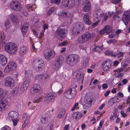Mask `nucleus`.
Instances as JSON below:
<instances>
[{"label": "nucleus", "mask_w": 130, "mask_h": 130, "mask_svg": "<svg viewBox=\"0 0 130 130\" xmlns=\"http://www.w3.org/2000/svg\"><path fill=\"white\" fill-rule=\"evenodd\" d=\"M4 48L7 52L12 55L15 54L18 49L17 45L12 42H9L6 43Z\"/></svg>", "instance_id": "1"}, {"label": "nucleus", "mask_w": 130, "mask_h": 130, "mask_svg": "<svg viewBox=\"0 0 130 130\" xmlns=\"http://www.w3.org/2000/svg\"><path fill=\"white\" fill-rule=\"evenodd\" d=\"M67 33L68 31L66 26H60L56 32V37L58 38L63 39L66 36Z\"/></svg>", "instance_id": "2"}, {"label": "nucleus", "mask_w": 130, "mask_h": 130, "mask_svg": "<svg viewBox=\"0 0 130 130\" xmlns=\"http://www.w3.org/2000/svg\"><path fill=\"white\" fill-rule=\"evenodd\" d=\"M73 26L72 32L74 35H77L80 31L83 32L84 30V24L82 22H77L74 24Z\"/></svg>", "instance_id": "3"}, {"label": "nucleus", "mask_w": 130, "mask_h": 130, "mask_svg": "<svg viewBox=\"0 0 130 130\" xmlns=\"http://www.w3.org/2000/svg\"><path fill=\"white\" fill-rule=\"evenodd\" d=\"M94 36V34L93 33H90L88 32H86L78 37L77 40L79 43H83L89 40L91 38L93 37Z\"/></svg>", "instance_id": "4"}, {"label": "nucleus", "mask_w": 130, "mask_h": 130, "mask_svg": "<svg viewBox=\"0 0 130 130\" xmlns=\"http://www.w3.org/2000/svg\"><path fill=\"white\" fill-rule=\"evenodd\" d=\"M79 57L77 55H70L67 57L66 61L68 64H76L79 61Z\"/></svg>", "instance_id": "5"}, {"label": "nucleus", "mask_w": 130, "mask_h": 130, "mask_svg": "<svg viewBox=\"0 0 130 130\" xmlns=\"http://www.w3.org/2000/svg\"><path fill=\"white\" fill-rule=\"evenodd\" d=\"M8 6L11 9L15 11H19L21 9V5L17 0H12V1L9 4Z\"/></svg>", "instance_id": "6"}, {"label": "nucleus", "mask_w": 130, "mask_h": 130, "mask_svg": "<svg viewBox=\"0 0 130 130\" xmlns=\"http://www.w3.org/2000/svg\"><path fill=\"white\" fill-rule=\"evenodd\" d=\"M76 93V89L75 88H69L64 93L65 96L69 99L73 98Z\"/></svg>", "instance_id": "7"}, {"label": "nucleus", "mask_w": 130, "mask_h": 130, "mask_svg": "<svg viewBox=\"0 0 130 130\" xmlns=\"http://www.w3.org/2000/svg\"><path fill=\"white\" fill-rule=\"evenodd\" d=\"M75 5V1L74 0H63L62 5L64 7L67 8H71Z\"/></svg>", "instance_id": "8"}, {"label": "nucleus", "mask_w": 130, "mask_h": 130, "mask_svg": "<svg viewBox=\"0 0 130 130\" xmlns=\"http://www.w3.org/2000/svg\"><path fill=\"white\" fill-rule=\"evenodd\" d=\"M55 56V52L52 49L47 50L44 53V57L47 60L51 59Z\"/></svg>", "instance_id": "9"}, {"label": "nucleus", "mask_w": 130, "mask_h": 130, "mask_svg": "<svg viewBox=\"0 0 130 130\" xmlns=\"http://www.w3.org/2000/svg\"><path fill=\"white\" fill-rule=\"evenodd\" d=\"M130 19V11H127L124 12L122 17V20L126 25Z\"/></svg>", "instance_id": "10"}, {"label": "nucleus", "mask_w": 130, "mask_h": 130, "mask_svg": "<svg viewBox=\"0 0 130 130\" xmlns=\"http://www.w3.org/2000/svg\"><path fill=\"white\" fill-rule=\"evenodd\" d=\"M56 96V94L53 92L47 93L44 99L47 102H53Z\"/></svg>", "instance_id": "11"}, {"label": "nucleus", "mask_w": 130, "mask_h": 130, "mask_svg": "<svg viewBox=\"0 0 130 130\" xmlns=\"http://www.w3.org/2000/svg\"><path fill=\"white\" fill-rule=\"evenodd\" d=\"M58 14L59 15L63 18L72 17L73 16V14L70 12L64 10L59 11Z\"/></svg>", "instance_id": "12"}, {"label": "nucleus", "mask_w": 130, "mask_h": 130, "mask_svg": "<svg viewBox=\"0 0 130 130\" xmlns=\"http://www.w3.org/2000/svg\"><path fill=\"white\" fill-rule=\"evenodd\" d=\"M18 112L14 111H11L8 113L7 119L10 120L13 119H17L18 117Z\"/></svg>", "instance_id": "13"}, {"label": "nucleus", "mask_w": 130, "mask_h": 130, "mask_svg": "<svg viewBox=\"0 0 130 130\" xmlns=\"http://www.w3.org/2000/svg\"><path fill=\"white\" fill-rule=\"evenodd\" d=\"M5 84L6 86L13 88L14 86V81L12 78L7 77L5 79Z\"/></svg>", "instance_id": "14"}, {"label": "nucleus", "mask_w": 130, "mask_h": 130, "mask_svg": "<svg viewBox=\"0 0 130 130\" xmlns=\"http://www.w3.org/2000/svg\"><path fill=\"white\" fill-rule=\"evenodd\" d=\"M104 14L103 11L100 9L96 10L95 12L94 17L98 20L100 21V19L103 16Z\"/></svg>", "instance_id": "15"}, {"label": "nucleus", "mask_w": 130, "mask_h": 130, "mask_svg": "<svg viewBox=\"0 0 130 130\" xmlns=\"http://www.w3.org/2000/svg\"><path fill=\"white\" fill-rule=\"evenodd\" d=\"M27 52V47L25 45L22 46L20 48L19 50V55L21 57H23L25 55Z\"/></svg>", "instance_id": "16"}, {"label": "nucleus", "mask_w": 130, "mask_h": 130, "mask_svg": "<svg viewBox=\"0 0 130 130\" xmlns=\"http://www.w3.org/2000/svg\"><path fill=\"white\" fill-rule=\"evenodd\" d=\"M111 27L108 25L106 26L103 29L100 31V34L101 35L104 34H109L111 31Z\"/></svg>", "instance_id": "17"}, {"label": "nucleus", "mask_w": 130, "mask_h": 130, "mask_svg": "<svg viewBox=\"0 0 130 130\" xmlns=\"http://www.w3.org/2000/svg\"><path fill=\"white\" fill-rule=\"evenodd\" d=\"M40 87L39 85L36 84L33 86L30 90V92L32 94H35L38 92L40 89Z\"/></svg>", "instance_id": "18"}, {"label": "nucleus", "mask_w": 130, "mask_h": 130, "mask_svg": "<svg viewBox=\"0 0 130 130\" xmlns=\"http://www.w3.org/2000/svg\"><path fill=\"white\" fill-rule=\"evenodd\" d=\"M30 117L29 115L26 113H24L22 118V121L24 124L27 125L29 122Z\"/></svg>", "instance_id": "19"}, {"label": "nucleus", "mask_w": 130, "mask_h": 130, "mask_svg": "<svg viewBox=\"0 0 130 130\" xmlns=\"http://www.w3.org/2000/svg\"><path fill=\"white\" fill-rule=\"evenodd\" d=\"M8 103L7 100L4 99L2 101H0V111L4 109L5 107L8 105Z\"/></svg>", "instance_id": "20"}, {"label": "nucleus", "mask_w": 130, "mask_h": 130, "mask_svg": "<svg viewBox=\"0 0 130 130\" xmlns=\"http://www.w3.org/2000/svg\"><path fill=\"white\" fill-rule=\"evenodd\" d=\"M93 100L91 98L87 96L85 97V103L87 107H89L91 105Z\"/></svg>", "instance_id": "21"}, {"label": "nucleus", "mask_w": 130, "mask_h": 130, "mask_svg": "<svg viewBox=\"0 0 130 130\" xmlns=\"http://www.w3.org/2000/svg\"><path fill=\"white\" fill-rule=\"evenodd\" d=\"M25 7L27 10L26 11H24L22 14L25 16H27L30 13V12L31 10H32V8L31 5L28 4L26 5Z\"/></svg>", "instance_id": "22"}, {"label": "nucleus", "mask_w": 130, "mask_h": 130, "mask_svg": "<svg viewBox=\"0 0 130 130\" xmlns=\"http://www.w3.org/2000/svg\"><path fill=\"white\" fill-rule=\"evenodd\" d=\"M7 60L6 56L4 55L0 54V63L1 65H5L7 63Z\"/></svg>", "instance_id": "23"}, {"label": "nucleus", "mask_w": 130, "mask_h": 130, "mask_svg": "<svg viewBox=\"0 0 130 130\" xmlns=\"http://www.w3.org/2000/svg\"><path fill=\"white\" fill-rule=\"evenodd\" d=\"M29 86V82L28 80L25 81L22 85L21 90L22 91H24L27 89Z\"/></svg>", "instance_id": "24"}, {"label": "nucleus", "mask_w": 130, "mask_h": 130, "mask_svg": "<svg viewBox=\"0 0 130 130\" xmlns=\"http://www.w3.org/2000/svg\"><path fill=\"white\" fill-rule=\"evenodd\" d=\"M29 25L27 22H25L24 25L21 27V31L23 34H25L28 29Z\"/></svg>", "instance_id": "25"}, {"label": "nucleus", "mask_w": 130, "mask_h": 130, "mask_svg": "<svg viewBox=\"0 0 130 130\" xmlns=\"http://www.w3.org/2000/svg\"><path fill=\"white\" fill-rule=\"evenodd\" d=\"M84 22L86 24L88 25H90L91 24V23L89 17L88 13L84 15Z\"/></svg>", "instance_id": "26"}, {"label": "nucleus", "mask_w": 130, "mask_h": 130, "mask_svg": "<svg viewBox=\"0 0 130 130\" xmlns=\"http://www.w3.org/2000/svg\"><path fill=\"white\" fill-rule=\"evenodd\" d=\"M44 64V61L41 59H36L33 60L32 64L35 65H41Z\"/></svg>", "instance_id": "27"}, {"label": "nucleus", "mask_w": 130, "mask_h": 130, "mask_svg": "<svg viewBox=\"0 0 130 130\" xmlns=\"http://www.w3.org/2000/svg\"><path fill=\"white\" fill-rule=\"evenodd\" d=\"M64 61V58L61 56L58 57L56 60V64L59 65H61L63 64Z\"/></svg>", "instance_id": "28"}, {"label": "nucleus", "mask_w": 130, "mask_h": 130, "mask_svg": "<svg viewBox=\"0 0 130 130\" xmlns=\"http://www.w3.org/2000/svg\"><path fill=\"white\" fill-rule=\"evenodd\" d=\"M91 8V6L89 2H88L86 3L83 8V11L85 12H88L90 10Z\"/></svg>", "instance_id": "29"}, {"label": "nucleus", "mask_w": 130, "mask_h": 130, "mask_svg": "<svg viewBox=\"0 0 130 130\" xmlns=\"http://www.w3.org/2000/svg\"><path fill=\"white\" fill-rule=\"evenodd\" d=\"M8 17L10 18L12 23H17L18 22V20L17 16L11 14L9 15Z\"/></svg>", "instance_id": "30"}, {"label": "nucleus", "mask_w": 130, "mask_h": 130, "mask_svg": "<svg viewBox=\"0 0 130 130\" xmlns=\"http://www.w3.org/2000/svg\"><path fill=\"white\" fill-rule=\"evenodd\" d=\"M15 66H7L4 70V71L6 72L9 73L13 70L14 69H13V68H15Z\"/></svg>", "instance_id": "31"}, {"label": "nucleus", "mask_w": 130, "mask_h": 130, "mask_svg": "<svg viewBox=\"0 0 130 130\" xmlns=\"http://www.w3.org/2000/svg\"><path fill=\"white\" fill-rule=\"evenodd\" d=\"M113 13H111L109 11L106 12L102 20L104 22L106 21L108 18L111 17Z\"/></svg>", "instance_id": "32"}, {"label": "nucleus", "mask_w": 130, "mask_h": 130, "mask_svg": "<svg viewBox=\"0 0 130 130\" xmlns=\"http://www.w3.org/2000/svg\"><path fill=\"white\" fill-rule=\"evenodd\" d=\"M93 49L92 50L94 51L99 52L102 51L103 48V47L101 46V47L96 46L95 45H94L93 46Z\"/></svg>", "instance_id": "33"}, {"label": "nucleus", "mask_w": 130, "mask_h": 130, "mask_svg": "<svg viewBox=\"0 0 130 130\" xmlns=\"http://www.w3.org/2000/svg\"><path fill=\"white\" fill-rule=\"evenodd\" d=\"M73 117L75 119H79L82 116L78 112H75L73 115Z\"/></svg>", "instance_id": "34"}, {"label": "nucleus", "mask_w": 130, "mask_h": 130, "mask_svg": "<svg viewBox=\"0 0 130 130\" xmlns=\"http://www.w3.org/2000/svg\"><path fill=\"white\" fill-rule=\"evenodd\" d=\"M41 25V23L39 22H37L35 23V27L34 29L36 30L39 31L40 30V28Z\"/></svg>", "instance_id": "35"}, {"label": "nucleus", "mask_w": 130, "mask_h": 130, "mask_svg": "<svg viewBox=\"0 0 130 130\" xmlns=\"http://www.w3.org/2000/svg\"><path fill=\"white\" fill-rule=\"evenodd\" d=\"M112 63V61L109 59H107L105 60L101 64V65H104V64H107L108 65H111Z\"/></svg>", "instance_id": "36"}, {"label": "nucleus", "mask_w": 130, "mask_h": 130, "mask_svg": "<svg viewBox=\"0 0 130 130\" xmlns=\"http://www.w3.org/2000/svg\"><path fill=\"white\" fill-rule=\"evenodd\" d=\"M105 55H110L113 57H116V55H115L114 54H113V52L110 50H108L105 51Z\"/></svg>", "instance_id": "37"}, {"label": "nucleus", "mask_w": 130, "mask_h": 130, "mask_svg": "<svg viewBox=\"0 0 130 130\" xmlns=\"http://www.w3.org/2000/svg\"><path fill=\"white\" fill-rule=\"evenodd\" d=\"M25 76L27 77V78H29V77H30L32 74V72L30 70L26 71L25 72Z\"/></svg>", "instance_id": "38"}, {"label": "nucleus", "mask_w": 130, "mask_h": 130, "mask_svg": "<svg viewBox=\"0 0 130 130\" xmlns=\"http://www.w3.org/2000/svg\"><path fill=\"white\" fill-rule=\"evenodd\" d=\"M41 122L43 124L46 123L47 122V120L46 118V116L41 117L40 120Z\"/></svg>", "instance_id": "39"}, {"label": "nucleus", "mask_w": 130, "mask_h": 130, "mask_svg": "<svg viewBox=\"0 0 130 130\" xmlns=\"http://www.w3.org/2000/svg\"><path fill=\"white\" fill-rule=\"evenodd\" d=\"M84 74L83 73H80L79 74V81H81V83H83L84 82Z\"/></svg>", "instance_id": "40"}, {"label": "nucleus", "mask_w": 130, "mask_h": 130, "mask_svg": "<svg viewBox=\"0 0 130 130\" xmlns=\"http://www.w3.org/2000/svg\"><path fill=\"white\" fill-rule=\"evenodd\" d=\"M34 66V68L35 70L37 71H41L43 69L42 67H41V66Z\"/></svg>", "instance_id": "41"}, {"label": "nucleus", "mask_w": 130, "mask_h": 130, "mask_svg": "<svg viewBox=\"0 0 130 130\" xmlns=\"http://www.w3.org/2000/svg\"><path fill=\"white\" fill-rule=\"evenodd\" d=\"M125 54V53L122 52H118L117 54H115L116 56H118V58L122 57L124 56V55Z\"/></svg>", "instance_id": "42"}, {"label": "nucleus", "mask_w": 130, "mask_h": 130, "mask_svg": "<svg viewBox=\"0 0 130 130\" xmlns=\"http://www.w3.org/2000/svg\"><path fill=\"white\" fill-rule=\"evenodd\" d=\"M111 66H102V69L104 71H107L109 70Z\"/></svg>", "instance_id": "43"}, {"label": "nucleus", "mask_w": 130, "mask_h": 130, "mask_svg": "<svg viewBox=\"0 0 130 130\" xmlns=\"http://www.w3.org/2000/svg\"><path fill=\"white\" fill-rule=\"evenodd\" d=\"M10 21L8 20H7L5 22V27L6 29H8L9 26Z\"/></svg>", "instance_id": "44"}, {"label": "nucleus", "mask_w": 130, "mask_h": 130, "mask_svg": "<svg viewBox=\"0 0 130 130\" xmlns=\"http://www.w3.org/2000/svg\"><path fill=\"white\" fill-rule=\"evenodd\" d=\"M89 58L88 57L85 58L83 62V65H87L88 64V62Z\"/></svg>", "instance_id": "45"}, {"label": "nucleus", "mask_w": 130, "mask_h": 130, "mask_svg": "<svg viewBox=\"0 0 130 130\" xmlns=\"http://www.w3.org/2000/svg\"><path fill=\"white\" fill-rule=\"evenodd\" d=\"M55 8L54 7H53L50 9L49 11L48 12L47 15L49 16L51 15L53 12L55 10Z\"/></svg>", "instance_id": "46"}, {"label": "nucleus", "mask_w": 130, "mask_h": 130, "mask_svg": "<svg viewBox=\"0 0 130 130\" xmlns=\"http://www.w3.org/2000/svg\"><path fill=\"white\" fill-rule=\"evenodd\" d=\"M42 98L40 97H38L36 99L34 100L33 101V103H38L40 102L42 100Z\"/></svg>", "instance_id": "47"}, {"label": "nucleus", "mask_w": 130, "mask_h": 130, "mask_svg": "<svg viewBox=\"0 0 130 130\" xmlns=\"http://www.w3.org/2000/svg\"><path fill=\"white\" fill-rule=\"evenodd\" d=\"M45 31V30H44V29H42L41 31L40 35L39 37H38V38L39 39H41L42 37H43V36L44 34V32Z\"/></svg>", "instance_id": "48"}, {"label": "nucleus", "mask_w": 130, "mask_h": 130, "mask_svg": "<svg viewBox=\"0 0 130 130\" xmlns=\"http://www.w3.org/2000/svg\"><path fill=\"white\" fill-rule=\"evenodd\" d=\"M65 113V111H61L60 113L58 115V117L59 118H61L63 117Z\"/></svg>", "instance_id": "49"}, {"label": "nucleus", "mask_w": 130, "mask_h": 130, "mask_svg": "<svg viewBox=\"0 0 130 130\" xmlns=\"http://www.w3.org/2000/svg\"><path fill=\"white\" fill-rule=\"evenodd\" d=\"M68 44V42L66 41H64L63 42L59 44V46H66Z\"/></svg>", "instance_id": "50"}, {"label": "nucleus", "mask_w": 130, "mask_h": 130, "mask_svg": "<svg viewBox=\"0 0 130 130\" xmlns=\"http://www.w3.org/2000/svg\"><path fill=\"white\" fill-rule=\"evenodd\" d=\"M42 27L43 28V29H44V30H45L46 29H47L48 28V25L46 23H43L42 24Z\"/></svg>", "instance_id": "51"}, {"label": "nucleus", "mask_w": 130, "mask_h": 130, "mask_svg": "<svg viewBox=\"0 0 130 130\" xmlns=\"http://www.w3.org/2000/svg\"><path fill=\"white\" fill-rule=\"evenodd\" d=\"M52 68L54 70H57L60 67L59 66H53Z\"/></svg>", "instance_id": "52"}, {"label": "nucleus", "mask_w": 130, "mask_h": 130, "mask_svg": "<svg viewBox=\"0 0 130 130\" xmlns=\"http://www.w3.org/2000/svg\"><path fill=\"white\" fill-rule=\"evenodd\" d=\"M121 0H112L111 1L112 3L116 4L119 3Z\"/></svg>", "instance_id": "53"}, {"label": "nucleus", "mask_w": 130, "mask_h": 130, "mask_svg": "<svg viewBox=\"0 0 130 130\" xmlns=\"http://www.w3.org/2000/svg\"><path fill=\"white\" fill-rule=\"evenodd\" d=\"M122 6L121 5L119 4V5H118L117 6L115 7V8H116V9L117 10H118V11H119V10H121V8H122Z\"/></svg>", "instance_id": "54"}, {"label": "nucleus", "mask_w": 130, "mask_h": 130, "mask_svg": "<svg viewBox=\"0 0 130 130\" xmlns=\"http://www.w3.org/2000/svg\"><path fill=\"white\" fill-rule=\"evenodd\" d=\"M36 29H33V32L34 35L36 37H37L38 35V32L36 31Z\"/></svg>", "instance_id": "55"}, {"label": "nucleus", "mask_w": 130, "mask_h": 130, "mask_svg": "<svg viewBox=\"0 0 130 130\" xmlns=\"http://www.w3.org/2000/svg\"><path fill=\"white\" fill-rule=\"evenodd\" d=\"M120 113L122 117L125 118L127 116V114L124 113L123 111H120Z\"/></svg>", "instance_id": "56"}, {"label": "nucleus", "mask_w": 130, "mask_h": 130, "mask_svg": "<svg viewBox=\"0 0 130 130\" xmlns=\"http://www.w3.org/2000/svg\"><path fill=\"white\" fill-rule=\"evenodd\" d=\"M4 90L3 89L0 88V99L2 98V95L4 93Z\"/></svg>", "instance_id": "57"}, {"label": "nucleus", "mask_w": 130, "mask_h": 130, "mask_svg": "<svg viewBox=\"0 0 130 130\" xmlns=\"http://www.w3.org/2000/svg\"><path fill=\"white\" fill-rule=\"evenodd\" d=\"M70 125L69 124L66 125L64 127V130H68L70 128Z\"/></svg>", "instance_id": "58"}, {"label": "nucleus", "mask_w": 130, "mask_h": 130, "mask_svg": "<svg viewBox=\"0 0 130 130\" xmlns=\"http://www.w3.org/2000/svg\"><path fill=\"white\" fill-rule=\"evenodd\" d=\"M79 47L80 49L84 50L85 48V45L84 44H83L80 45L79 46Z\"/></svg>", "instance_id": "59"}, {"label": "nucleus", "mask_w": 130, "mask_h": 130, "mask_svg": "<svg viewBox=\"0 0 130 130\" xmlns=\"http://www.w3.org/2000/svg\"><path fill=\"white\" fill-rule=\"evenodd\" d=\"M11 121H12L14 126H16L17 125L18 121L17 120V119H13L12 120H11Z\"/></svg>", "instance_id": "60"}, {"label": "nucleus", "mask_w": 130, "mask_h": 130, "mask_svg": "<svg viewBox=\"0 0 130 130\" xmlns=\"http://www.w3.org/2000/svg\"><path fill=\"white\" fill-rule=\"evenodd\" d=\"M49 75L47 73H45V81H47L49 77Z\"/></svg>", "instance_id": "61"}, {"label": "nucleus", "mask_w": 130, "mask_h": 130, "mask_svg": "<svg viewBox=\"0 0 130 130\" xmlns=\"http://www.w3.org/2000/svg\"><path fill=\"white\" fill-rule=\"evenodd\" d=\"M78 105V104L77 103H75L74 106L71 109V110L72 111H73L75 109L76 107Z\"/></svg>", "instance_id": "62"}, {"label": "nucleus", "mask_w": 130, "mask_h": 130, "mask_svg": "<svg viewBox=\"0 0 130 130\" xmlns=\"http://www.w3.org/2000/svg\"><path fill=\"white\" fill-rule=\"evenodd\" d=\"M18 91V89L17 88H15L13 90L12 92L14 93H17Z\"/></svg>", "instance_id": "63"}, {"label": "nucleus", "mask_w": 130, "mask_h": 130, "mask_svg": "<svg viewBox=\"0 0 130 130\" xmlns=\"http://www.w3.org/2000/svg\"><path fill=\"white\" fill-rule=\"evenodd\" d=\"M99 82L96 79H95L93 83V85H95L99 83Z\"/></svg>", "instance_id": "64"}]
</instances>
